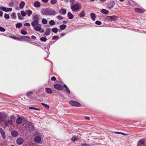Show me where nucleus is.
I'll return each instance as SVG.
<instances>
[{"instance_id":"nucleus-15","label":"nucleus","mask_w":146,"mask_h":146,"mask_svg":"<svg viewBox=\"0 0 146 146\" xmlns=\"http://www.w3.org/2000/svg\"><path fill=\"white\" fill-rule=\"evenodd\" d=\"M115 4V2L114 1H111L108 5L109 8L110 9H111L114 6Z\"/></svg>"},{"instance_id":"nucleus-19","label":"nucleus","mask_w":146,"mask_h":146,"mask_svg":"<svg viewBox=\"0 0 146 146\" xmlns=\"http://www.w3.org/2000/svg\"><path fill=\"white\" fill-rule=\"evenodd\" d=\"M50 28H47L46 29V32H45L44 34L45 35L47 36L49 35L50 34Z\"/></svg>"},{"instance_id":"nucleus-46","label":"nucleus","mask_w":146,"mask_h":146,"mask_svg":"<svg viewBox=\"0 0 146 146\" xmlns=\"http://www.w3.org/2000/svg\"><path fill=\"white\" fill-rule=\"evenodd\" d=\"M57 18L60 20H62L63 19V17L61 16L60 15H58V16H57Z\"/></svg>"},{"instance_id":"nucleus-57","label":"nucleus","mask_w":146,"mask_h":146,"mask_svg":"<svg viewBox=\"0 0 146 146\" xmlns=\"http://www.w3.org/2000/svg\"><path fill=\"white\" fill-rule=\"evenodd\" d=\"M70 3L71 4V5H74L73 3L74 2V0H70Z\"/></svg>"},{"instance_id":"nucleus-12","label":"nucleus","mask_w":146,"mask_h":146,"mask_svg":"<svg viewBox=\"0 0 146 146\" xmlns=\"http://www.w3.org/2000/svg\"><path fill=\"white\" fill-rule=\"evenodd\" d=\"M41 140V138L39 136H36L34 139V141L36 143H38L40 142Z\"/></svg>"},{"instance_id":"nucleus-3","label":"nucleus","mask_w":146,"mask_h":146,"mask_svg":"<svg viewBox=\"0 0 146 146\" xmlns=\"http://www.w3.org/2000/svg\"><path fill=\"white\" fill-rule=\"evenodd\" d=\"M69 103L70 105L74 106L80 107L81 106V104L80 103L74 101H70L69 102Z\"/></svg>"},{"instance_id":"nucleus-37","label":"nucleus","mask_w":146,"mask_h":146,"mask_svg":"<svg viewBox=\"0 0 146 146\" xmlns=\"http://www.w3.org/2000/svg\"><path fill=\"white\" fill-rule=\"evenodd\" d=\"M49 24L51 25H54L55 24V22L54 20H51L49 21Z\"/></svg>"},{"instance_id":"nucleus-22","label":"nucleus","mask_w":146,"mask_h":146,"mask_svg":"<svg viewBox=\"0 0 146 146\" xmlns=\"http://www.w3.org/2000/svg\"><path fill=\"white\" fill-rule=\"evenodd\" d=\"M34 29L36 31H40L41 30V28L39 26H35L33 27Z\"/></svg>"},{"instance_id":"nucleus-28","label":"nucleus","mask_w":146,"mask_h":146,"mask_svg":"<svg viewBox=\"0 0 146 146\" xmlns=\"http://www.w3.org/2000/svg\"><path fill=\"white\" fill-rule=\"evenodd\" d=\"M85 13L84 11H82L80 14L79 16L80 17H83L84 16Z\"/></svg>"},{"instance_id":"nucleus-2","label":"nucleus","mask_w":146,"mask_h":146,"mask_svg":"<svg viewBox=\"0 0 146 146\" xmlns=\"http://www.w3.org/2000/svg\"><path fill=\"white\" fill-rule=\"evenodd\" d=\"M118 18L117 16L115 15L112 16H107L106 19L108 21H114L117 20Z\"/></svg>"},{"instance_id":"nucleus-14","label":"nucleus","mask_w":146,"mask_h":146,"mask_svg":"<svg viewBox=\"0 0 146 146\" xmlns=\"http://www.w3.org/2000/svg\"><path fill=\"white\" fill-rule=\"evenodd\" d=\"M33 5L36 7L38 8L40 6V4L39 2L36 1L34 3Z\"/></svg>"},{"instance_id":"nucleus-18","label":"nucleus","mask_w":146,"mask_h":146,"mask_svg":"<svg viewBox=\"0 0 146 146\" xmlns=\"http://www.w3.org/2000/svg\"><path fill=\"white\" fill-rule=\"evenodd\" d=\"M25 5V3L24 1H22L19 4V7L21 9H22L24 7Z\"/></svg>"},{"instance_id":"nucleus-63","label":"nucleus","mask_w":146,"mask_h":146,"mask_svg":"<svg viewBox=\"0 0 146 146\" xmlns=\"http://www.w3.org/2000/svg\"><path fill=\"white\" fill-rule=\"evenodd\" d=\"M85 119H86L89 120H90V118L88 117H85Z\"/></svg>"},{"instance_id":"nucleus-39","label":"nucleus","mask_w":146,"mask_h":146,"mask_svg":"<svg viewBox=\"0 0 146 146\" xmlns=\"http://www.w3.org/2000/svg\"><path fill=\"white\" fill-rule=\"evenodd\" d=\"M42 23L44 24H46L47 23V21L45 19H42Z\"/></svg>"},{"instance_id":"nucleus-45","label":"nucleus","mask_w":146,"mask_h":146,"mask_svg":"<svg viewBox=\"0 0 146 146\" xmlns=\"http://www.w3.org/2000/svg\"><path fill=\"white\" fill-rule=\"evenodd\" d=\"M11 17L13 19H15L16 17L15 14V13H13L11 15Z\"/></svg>"},{"instance_id":"nucleus-64","label":"nucleus","mask_w":146,"mask_h":146,"mask_svg":"<svg viewBox=\"0 0 146 146\" xmlns=\"http://www.w3.org/2000/svg\"><path fill=\"white\" fill-rule=\"evenodd\" d=\"M18 18L20 19H23V18L21 17V15H20L19 16Z\"/></svg>"},{"instance_id":"nucleus-32","label":"nucleus","mask_w":146,"mask_h":146,"mask_svg":"<svg viewBox=\"0 0 146 146\" xmlns=\"http://www.w3.org/2000/svg\"><path fill=\"white\" fill-rule=\"evenodd\" d=\"M57 2V0H51L50 1V3L52 5L56 4Z\"/></svg>"},{"instance_id":"nucleus-24","label":"nucleus","mask_w":146,"mask_h":146,"mask_svg":"<svg viewBox=\"0 0 146 146\" xmlns=\"http://www.w3.org/2000/svg\"><path fill=\"white\" fill-rule=\"evenodd\" d=\"M2 136L3 139H5L6 137V136L5 134V132L4 131V130H3L1 131L0 132Z\"/></svg>"},{"instance_id":"nucleus-42","label":"nucleus","mask_w":146,"mask_h":146,"mask_svg":"<svg viewBox=\"0 0 146 146\" xmlns=\"http://www.w3.org/2000/svg\"><path fill=\"white\" fill-rule=\"evenodd\" d=\"M77 139V137L76 136H73L71 139L72 141H76Z\"/></svg>"},{"instance_id":"nucleus-36","label":"nucleus","mask_w":146,"mask_h":146,"mask_svg":"<svg viewBox=\"0 0 146 146\" xmlns=\"http://www.w3.org/2000/svg\"><path fill=\"white\" fill-rule=\"evenodd\" d=\"M21 33L23 35H25L27 34V32L24 29L21 30Z\"/></svg>"},{"instance_id":"nucleus-34","label":"nucleus","mask_w":146,"mask_h":146,"mask_svg":"<svg viewBox=\"0 0 146 146\" xmlns=\"http://www.w3.org/2000/svg\"><path fill=\"white\" fill-rule=\"evenodd\" d=\"M9 37L13 39H17L19 40H20V39L19 38H18L15 36L13 35V36H9Z\"/></svg>"},{"instance_id":"nucleus-10","label":"nucleus","mask_w":146,"mask_h":146,"mask_svg":"<svg viewBox=\"0 0 146 146\" xmlns=\"http://www.w3.org/2000/svg\"><path fill=\"white\" fill-rule=\"evenodd\" d=\"M11 134L12 136L16 137L18 136L19 133L17 131L15 130H13L11 132Z\"/></svg>"},{"instance_id":"nucleus-16","label":"nucleus","mask_w":146,"mask_h":146,"mask_svg":"<svg viewBox=\"0 0 146 146\" xmlns=\"http://www.w3.org/2000/svg\"><path fill=\"white\" fill-rule=\"evenodd\" d=\"M135 11L138 13H144V11L142 9L139 8H135Z\"/></svg>"},{"instance_id":"nucleus-44","label":"nucleus","mask_w":146,"mask_h":146,"mask_svg":"<svg viewBox=\"0 0 146 146\" xmlns=\"http://www.w3.org/2000/svg\"><path fill=\"white\" fill-rule=\"evenodd\" d=\"M4 16L5 18L6 19H9L10 18V17L9 15L6 13L5 14Z\"/></svg>"},{"instance_id":"nucleus-55","label":"nucleus","mask_w":146,"mask_h":146,"mask_svg":"<svg viewBox=\"0 0 146 146\" xmlns=\"http://www.w3.org/2000/svg\"><path fill=\"white\" fill-rule=\"evenodd\" d=\"M51 80L52 81H55L56 80V78L55 77L53 76L51 78Z\"/></svg>"},{"instance_id":"nucleus-47","label":"nucleus","mask_w":146,"mask_h":146,"mask_svg":"<svg viewBox=\"0 0 146 146\" xmlns=\"http://www.w3.org/2000/svg\"><path fill=\"white\" fill-rule=\"evenodd\" d=\"M12 9L11 8H6V12H9L11 11H12Z\"/></svg>"},{"instance_id":"nucleus-38","label":"nucleus","mask_w":146,"mask_h":146,"mask_svg":"<svg viewBox=\"0 0 146 146\" xmlns=\"http://www.w3.org/2000/svg\"><path fill=\"white\" fill-rule=\"evenodd\" d=\"M21 15L23 16H25L27 15V13L24 11H21Z\"/></svg>"},{"instance_id":"nucleus-60","label":"nucleus","mask_w":146,"mask_h":146,"mask_svg":"<svg viewBox=\"0 0 146 146\" xmlns=\"http://www.w3.org/2000/svg\"><path fill=\"white\" fill-rule=\"evenodd\" d=\"M31 38L33 39H36V37L34 35H33L31 36Z\"/></svg>"},{"instance_id":"nucleus-33","label":"nucleus","mask_w":146,"mask_h":146,"mask_svg":"<svg viewBox=\"0 0 146 146\" xmlns=\"http://www.w3.org/2000/svg\"><path fill=\"white\" fill-rule=\"evenodd\" d=\"M22 26V24L21 23H17L16 25V27L17 28H19Z\"/></svg>"},{"instance_id":"nucleus-29","label":"nucleus","mask_w":146,"mask_h":146,"mask_svg":"<svg viewBox=\"0 0 146 146\" xmlns=\"http://www.w3.org/2000/svg\"><path fill=\"white\" fill-rule=\"evenodd\" d=\"M26 12L28 16H30L32 13V12L30 10H27L26 11Z\"/></svg>"},{"instance_id":"nucleus-41","label":"nucleus","mask_w":146,"mask_h":146,"mask_svg":"<svg viewBox=\"0 0 146 146\" xmlns=\"http://www.w3.org/2000/svg\"><path fill=\"white\" fill-rule=\"evenodd\" d=\"M40 40L42 41L45 42L47 40V38L45 37H41L40 38Z\"/></svg>"},{"instance_id":"nucleus-27","label":"nucleus","mask_w":146,"mask_h":146,"mask_svg":"<svg viewBox=\"0 0 146 146\" xmlns=\"http://www.w3.org/2000/svg\"><path fill=\"white\" fill-rule=\"evenodd\" d=\"M91 17L93 20H94L96 17V15L94 13H91L90 14Z\"/></svg>"},{"instance_id":"nucleus-48","label":"nucleus","mask_w":146,"mask_h":146,"mask_svg":"<svg viewBox=\"0 0 146 146\" xmlns=\"http://www.w3.org/2000/svg\"><path fill=\"white\" fill-rule=\"evenodd\" d=\"M29 108L31 109H34L36 110H40V109L36 108H34L33 107H30Z\"/></svg>"},{"instance_id":"nucleus-51","label":"nucleus","mask_w":146,"mask_h":146,"mask_svg":"<svg viewBox=\"0 0 146 146\" xmlns=\"http://www.w3.org/2000/svg\"><path fill=\"white\" fill-rule=\"evenodd\" d=\"M5 29L4 28L0 27V31L2 32H4L5 31Z\"/></svg>"},{"instance_id":"nucleus-1","label":"nucleus","mask_w":146,"mask_h":146,"mask_svg":"<svg viewBox=\"0 0 146 146\" xmlns=\"http://www.w3.org/2000/svg\"><path fill=\"white\" fill-rule=\"evenodd\" d=\"M81 8V5L79 2L71 6V9L74 12H77L80 11Z\"/></svg>"},{"instance_id":"nucleus-8","label":"nucleus","mask_w":146,"mask_h":146,"mask_svg":"<svg viewBox=\"0 0 146 146\" xmlns=\"http://www.w3.org/2000/svg\"><path fill=\"white\" fill-rule=\"evenodd\" d=\"M20 37V40H21L22 39H23L25 40H31V38L27 36H21Z\"/></svg>"},{"instance_id":"nucleus-54","label":"nucleus","mask_w":146,"mask_h":146,"mask_svg":"<svg viewBox=\"0 0 146 146\" xmlns=\"http://www.w3.org/2000/svg\"><path fill=\"white\" fill-rule=\"evenodd\" d=\"M15 117L14 115H12V116H11L9 118V119L11 120L12 119V121H13V119Z\"/></svg>"},{"instance_id":"nucleus-59","label":"nucleus","mask_w":146,"mask_h":146,"mask_svg":"<svg viewBox=\"0 0 146 146\" xmlns=\"http://www.w3.org/2000/svg\"><path fill=\"white\" fill-rule=\"evenodd\" d=\"M14 5V3L13 2H11L9 3V5L11 6H13Z\"/></svg>"},{"instance_id":"nucleus-40","label":"nucleus","mask_w":146,"mask_h":146,"mask_svg":"<svg viewBox=\"0 0 146 146\" xmlns=\"http://www.w3.org/2000/svg\"><path fill=\"white\" fill-rule=\"evenodd\" d=\"M41 104L44 106L45 108H47V109H49V106L48 105L43 103H41Z\"/></svg>"},{"instance_id":"nucleus-58","label":"nucleus","mask_w":146,"mask_h":146,"mask_svg":"<svg viewBox=\"0 0 146 146\" xmlns=\"http://www.w3.org/2000/svg\"><path fill=\"white\" fill-rule=\"evenodd\" d=\"M32 94V92H29L28 93H27V96H28L30 95H31V94Z\"/></svg>"},{"instance_id":"nucleus-49","label":"nucleus","mask_w":146,"mask_h":146,"mask_svg":"<svg viewBox=\"0 0 146 146\" xmlns=\"http://www.w3.org/2000/svg\"><path fill=\"white\" fill-rule=\"evenodd\" d=\"M95 23L96 25H100L102 23L100 21H97Z\"/></svg>"},{"instance_id":"nucleus-50","label":"nucleus","mask_w":146,"mask_h":146,"mask_svg":"<svg viewBox=\"0 0 146 146\" xmlns=\"http://www.w3.org/2000/svg\"><path fill=\"white\" fill-rule=\"evenodd\" d=\"M66 92L69 94L70 93V91L68 87H67L66 88Z\"/></svg>"},{"instance_id":"nucleus-31","label":"nucleus","mask_w":146,"mask_h":146,"mask_svg":"<svg viewBox=\"0 0 146 146\" xmlns=\"http://www.w3.org/2000/svg\"><path fill=\"white\" fill-rule=\"evenodd\" d=\"M46 91L49 94H51L52 93V90L49 88H46Z\"/></svg>"},{"instance_id":"nucleus-11","label":"nucleus","mask_w":146,"mask_h":146,"mask_svg":"<svg viewBox=\"0 0 146 146\" xmlns=\"http://www.w3.org/2000/svg\"><path fill=\"white\" fill-rule=\"evenodd\" d=\"M32 19L33 21L39 22V17L38 15H33Z\"/></svg>"},{"instance_id":"nucleus-23","label":"nucleus","mask_w":146,"mask_h":146,"mask_svg":"<svg viewBox=\"0 0 146 146\" xmlns=\"http://www.w3.org/2000/svg\"><path fill=\"white\" fill-rule=\"evenodd\" d=\"M22 118L20 117H19L17 120V123L18 124H20L22 123Z\"/></svg>"},{"instance_id":"nucleus-30","label":"nucleus","mask_w":146,"mask_h":146,"mask_svg":"<svg viewBox=\"0 0 146 146\" xmlns=\"http://www.w3.org/2000/svg\"><path fill=\"white\" fill-rule=\"evenodd\" d=\"M144 143V142L142 140H141L140 141H139L138 143V146H140L143 144Z\"/></svg>"},{"instance_id":"nucleus-35","label":"nucleus","mask_w":146,"mask_h":146,"mask_svg":"<svg viewBox=\"0 0 146 146\" xmlns=\"http://www.w3.org/2000/svg\"><path fill=\"white\" fill-rule=\"evenodd\" d=\"M52 32H53L54 33H56L57 32L58 30L57 28H53L52 29Z\"/></svg>"},{"instance_id":"nucleus-53","label":"nucleus","mask_w":146,"mask_h":146,"mask_svg":"<svg viewBox=\"0 0 146 146\" xmlns=\"http://www.w3.org/2000/svg\"><path fill=\"white\" fill-rule=\"evenodd\" d=\"M24 26H30V23H26L24 24Z\"/></svg>"},{"instance_id":"nucleus-13","label":"nucleus","mask_w":146,"mask_h":146,"mask_svg":"<svg viewBox=\"0 0 146 146\" xmlns=\"http://www.w3.org/2000/svg\"><path fill=\"white\" fill-rule=\"evenodd\" d=\"M13 121L12 119L11 120L9 119L8 120L5 122V124L7 125H12L13 124Z\"/></svg>"},{"instance_id":"nucleus-56","label":"nucleus","mask_w":146,"mask_h":146,"mask_svg":"<svg viewBox=\"0 0 146 146\" xmlns=\"http://www.w3.org/2000/svg\"><path fill=\"white\" fill-rule=\"evenodd\" d=\"M82 146H90L89 144H82L81 145Z\"/></svg>"},{"instance_id":"nucleus-61","label":"nucleus","mask_w":146,"mask_h":146,"mask_svg":"<svg viewBox=\"0 0 146 146\" xmlns=\"http://www.w3.org/2000/svg\"><path fill=\"white\" fill-rule=\"evenodd\" d=\"M42 1L43 2H44V3H46L48 1V0H42Z\"/></svg>"},{"instance_id":"nucleus-62","label":"nucleus","mask_w":146,"mask_h":146,"mask_svg":"<svg viewBox=\"0 0 146 146\" xmlns=\"http://www.w3.org/2000/svg\"><path fill=\"white\" fill-rule=\"evenodd\" d=\"M3 15V13L1 11H0V16H2Z\"/></svg>"},{"instance_id":"nucleus-6","label":"nucleus","mask_w":146,"mask_h":146,"mask_svg":"<svg viewBox=\"0 0 146 146\" xmlns=\"http://www.w3.org/2000/svg\"><path fill=\"white\" fill-rule=\"evenodd\" d=\"M5 117H6V115L4 113H0V123L3 122L4 118Z\"/></svg>"},{"instance_id":"nucleus-43","label":"nucleus","mask_w":146,"mask_h":146,"mask_svg":"<svg viewBox=\"0 0 146 146\" xmlns=\"http://www.w3.org/2000/svg\"><path fill=\"white\" fill-rule=\"evenodd\" d=\"M0 9L6 12V8L4 7H0Z\"/></svg>"},{"instance_id":"nucleus-20","label":"nucleus","mask_w":146,"mask_h":146,"mask_svg":"<svg viewBox=\"0 0 146 146\" xmlns=\"http://www.w3.org/2000/svg\"><path fill=\"white\" fill-rule=\"evenodd\" d=\"M101 12L104 14L106 15L108 13L109 11L106 9H102L101 11Z\"/></svg>"},{"instance_id":"nucleus-5","label":"nucleus","mask_w":146,"mask_h":146,"mask_svg":"<svg viewBox=\"0 0 146 146\" xmlns=\"http://www.w3.org/2000/svg\"><path fill=\"white\" fill-rule=\"evenodd\" d=\"M24 141V139L21 137H19L17 140V143L19 145H21L23 143Z\"/></svg>"},{"instance_id":"nucleus-21","label":"nucleus","mask_w":146,"mask_h":146,"mask_svg":"<svg viewBox=\"0 0 146 146\" xmlns=\"http://www.w3.org/2000/svg\"><path fill=\"white\" fill-rule=\"evenodd\" d=\"M60 12L63 15H64L66 13V10L64 9H61L60 10Z\"/></svg>"},{"instance_id":"nucleus-4","label":"nucleus","mask_w":146,"mask_h":146,"mask_svg":"<svg viewBox=\"0 0 146 146\" xmlns=\"http://www.w3.org/2000/svg\"><path fill=\"white\" fill-rule=\"evenodd\" d=\"M48 15H53L56 14V11L53 9L48 8Z\"/></svg>"},{"instance_id":"nucleus-26","label":"nucleus","mask_w":146,"mask_h":146,"mask_svg":"<svg viewBox=\"0 0 146 146\" xmlns=\"http://www.w3.org/2000/svg\"><path fill=\"white\" fill-rule=\"evenodd\" d=\"M66 27V26L64 25H61L60 26V28L61 30L64 29Z\"/></svg>"},{"instance_id":"nucleus-52","label":"nucleus","mask_w":146,"mask_h":146,"mask_svg":"<svg viewBox=\"0 0 146 146\" xmlns=\"http://www.w3.org/2000/svg\"><path fill=\"white\" fill-rule=\"evenodd\" d=\"M58 37H59L58 36H54L52 37V39L53 40H55V39H56L58 38Z\"/></svg>"},{"instance_id":"nucleus-7","label":"nucleus","mask_w":146,"mask_h":146,"mask_svg":"<svg viewBox=\"0 0 146 146\" xmlns=\"http://www.w3.org/2000/svg\"><path fill=\"white\" fill-rule=\"evenodd\" d=\"M54 86L55 89L58 90H61L63 88V86L60 84H55Z\"/></svg>"},{"instance_id":"nucleus-17","label":"nucleus","mask_w":146,"mask_h":146,"mask_svg":"<svg viewBox=\"0 0 146 146\" xmlns=\"http://www.w3.org/2000/svg\"><path fill=\"white\" fill-rule=\"evenodd\" d=\"M39 22L35 21H33L31 23V25L34 27L38 25Z\"/></svg>"},{"instance_id":"nucleus-25","label":"nucleus","mask_w":146,"mask_h":146,"mask_svg":"<svg viewBox=\"0 0 146 146\" xmlns=\"http://www.w3.org/2000/svg\"><path fill=\"white\" fill-rule=\"evenodd\" d=\"M68 18L69 19H72L74 17L73 15L70 12H68Z\"/></svg>"},{"instance_id":"nucleus-9","label":"nucleus","mask_w":146,"mask_h":146,"mask_svg":"<svg viewBox=\"0 0 146 146\" xmlns=\"http://www.w3.org/2000/svg\"><path fill=\"white\" fill-rule=\"evenodd\" d=\"M41 13L44 15H48V8H45L42 10Z\"/></svg>"}]
</instances>
